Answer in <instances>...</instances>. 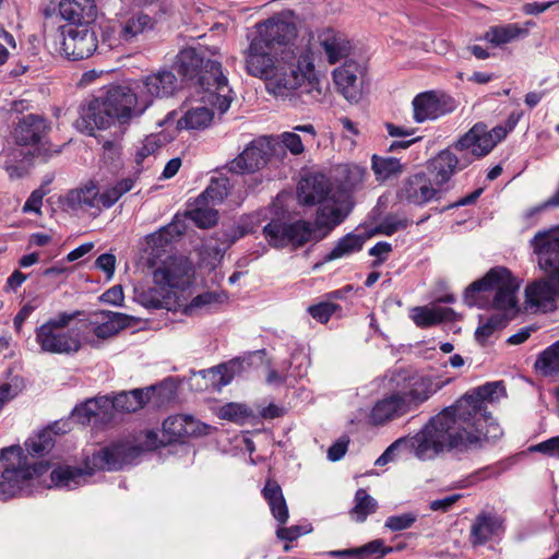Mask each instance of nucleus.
I'll list each match as a JSON object with an SVG mask.
<instances>
[{
  "label": "nucleus",
  "instance_id": "nucleus-26",
  "mask_svg": "<svg viewBox=\"0 0 559 559\" xmlns=\"http://www.w3.org/2000/svg\"><path fill=\"white\" fill-rule=\"evenodd\" d=\"M131 318L124 313L112 311H95L91 314V325L99 340L115 336L119 331L130 325Z\"/></svg>",
  "mask_w": 559,
  "mask_h": 559
},
{
  "label": "nucleus",
  "instance_id": "nucleus-31",
  "mask_svg": "<svg viewBox=\"0 0 559 559\" xmlns=\"http://www.w3.org/2000/svg\"><path fill=\"white\" fill-rule=\"evenodd\" d=\"M155 21L148 14L136 11L122 17L119 22L118 37L123 43H134L139 36L152 31Z\"/></svg>",
  "mask_w": 559,
  "mask_h": 559
},
{
  "label": "nucleus",
  "instance_id": "nucleus-25",
  "mask_svg": "<svg viewBox=\"0 0 559 559\" xmlns=\"http://www.w3.org/2000/svg\"><path fill=\"white\" fill-rule=\"evenodd\" d=\"M59 13L68 24L94 25L98 16L95 0H61Z\"/></svg>",
  "mask_w": 559,
  "mask_h": 559
},
{
  "label": "nucleus",
  "instance_id": "nucleus-61",
  "mask_svg": "<svg viewBox=\"0 0 559 559\" xmlns=\"http://www.w3.org/2000/svg\"><path fill=\"white\" fill-rule=\"evenodd\" d=\"M531 452H539L547 456L559 457V436L549 438L543 442L531 445Z\"/></svg>",
  "mask_w": 559,
  "mask_h": 559
},
{
  "label": "nucleus",
  "instance_id": "nucleus-59",
  "mask_svg": "<svg viewBox=\"0 0 559 559\" xmlns=\"http://www.w3.org/2000/svg\"><path fill=\"white\" fill-rule=\"evenodd\" d=\"M408 224L409 222L406 218H401L397 216H386L377 226V231L385 236H391L397 230L405 229L408 226Z\"/></svg>",
  "mask_w": 559,
  "mask_h": 559
},
{
  "label": "nucleus",
  "instance_id": "nucleus-5",
  "mask_svg": "<svg viewBox=\"0 0 559 559\" xmlns=\"http://www.w3.org/2000/svg\"><path fill=\"white\" fill-rule=\"evenodd\" d=\"M154 286H136L134 300L148 309H170L173 288H185L189 284V266L182 260L169 258L154 270Z\"/></svg>",
  "mask_w": 559,
  "mask_h": 559
},
{
  "label": "nucleus",
  "instance_id": "nucleus-45",
  "mask_svg": "<svg viewBox=\"0 0 559 559\" xmlns=\"http://www.w3.org/2000/svg\"><path fill=\"white\" fill-rule=\"evenodd\" d=\"M229 192V180L226 177H218L211 180L207 188L204 190L200 198L201 203H211L216 205L223 202Z\"/></svg>",
  "mask_w": 559,
  "mask_h": 559
},
{
  "label": "nucleus",
  "instance_id": "nucleus-21",
  "mask_svg": "<svg viewBox=\"0 0 559 559\" xmlns=\"http://www.w3.org/2000/svg\"><path fill=\"white\" fill-rule=\"evenodd\" d=\"M414 120L417 123L433 120L454 109V99L444 94L428 91L418 94L412 102Z\"/></svg>",
  "mask_w": 559,
  "mask_h": 559
},
{
  "label": "nucleus",
  "instance_id": "nucleus-41",
  "mask_svg": "<svg viewBox=\"0 0 559 559\" xmlns=\"http://www.w3.org/2000/svg\"><path fill=\"white\" fill-rule=\"evenodd\" d=\"M525 34L526 31L521 28L518 24H506L489 27L484 38L493 46H502Z\"/></svg>",
  "mask_w": 559,
  "mask_h": 559
},
{
  "label": "nucleus",
  "instance_id": "nucleus-23",
  "mask_svg": "<svg viewBox=\"0 0 559 559\" xmlns=\"http://www.w3.org/2000/svg\"><path fill=\"white\" fill-rule=\"evenodd\" d=\"M177 88V78L169 70H160L145 76L141 83L136 84L143 100H148V107L154 98H162L171 95Z\"/></svg>",
  "mask_w": 559,
  "mask_h": 559
},
{
  "label": "nucleus",
  "instance_id": "nucleus-62",
  "mask_svg": "<svg viewBox=\"0 0 559 559\" xmlns=\"http://www.w3.org/2000/svg\"><path fill=\"white\" fill-rule=\"evenodd\" d=\"M235 365L236 362H230L229 367L227 365H221L209 370V373L213 374V377L219 376V380L216 383L218 388L225 386L230 383V381L234 378V373L229 371V368L233 369Z\"/></svg>",
  "mask_w": 559,
  "mask_h": 559
},
{
  "label": "nucleus",
  "instance_id": "nucleus-47",
  "mask_svg": "<svg viewBox=\"0 0 559 559\" xmlns=\"http://www.w3.org/2000/svg\"><path fill=\"white\" fill-rule=\"evenodd\" d=\"M211 203H201L200 198L195 200V207L189 212L190 218L201 228L214 226L218 219V213Z\"/></svg>",
  "mask_w": 559,
  "mask_h": 559
},
{
  "label": "nucleus",
  "instance_id": "nucleus-17",
  "mask_svg": "<svg viewBox=\"0 0 559 559\" xmlns=\"http://www.w3.org/2000/svg\"><path fill=\"white\" fill-rule=\"evenodd\" d=\"M314 223L312 224L321 239L326 237L336 226H338L350 213L354 202L347 197L338 198L332 193L328 200L318 203Z\"/></svg>",
  "mask_w": 559,
  "mask_h": 559
},
{
  "label": "nucleus",
  "instance_id": "nucleus-52",
  "mask_svg": "<svg viewBox=\"0 0 559 559\" xmlns=\"http://www.w3.org/2000/svg\"><path fill=\"white\" fill-rule=\"evenodd\" d=\"M421 432V430L414 437H412L411 439H406V438H400L397 440H395L393 443H391L386 449L385 451L377 459L376 461V465L378 466H383L385 464H388L389 462H392L394 459H395V454L396 452L403 448V447H409L411 449L414 450L415 452V455L420 459L418 455H417V449L414 444L415 442V439L418 437V435Z\"/></svg>",
  "mask_w": 559,
  "mask_h": 559
},
{
  "label": "nucleus",
  "instance_id": "nucleus-2",
  "mask_svg": "<svg viewBox=\"0 0 559 559\" xmlns=\"http://www.w3.org/2000/svg\"><path fill=\"white\" fill-rule=\"evenodd\" d=\"M266 90L276 97L288 99L294 107L314 105L325 96L311 57L308 53L298 57L286 48L280 52V64L266 83Z\"/></svg>",
  "mask_w": 559,
  "mask_h": 559
},
{
  "label": "nucleus",
  "instance_id": "nucleus-43",
  "mask_svg": "<svg viewBox=\"0 0 559 559\" xmlns=\"http://www.w3.org/2000/svg\"><path fill=\"white\" fill-rule=\"evenodd\" d=\"M535 369L544 377H552L559 373V345L555 342L544 349L537 357Z\"/></svg>",
  "mask_w": 559,
  "mask_h": 559
},
{
  "label": "nucleus",
  "instance_id": "nucleus-51",
  "mask_svg": "<svg viewBox=\"0 0 559 559\" xmlns=\"http://www.w3.org/2000/svg\"><path fill=\"white\" fill-rule=\"evenodd\" d=\"M218 416L223 419L243 424L253 415L245 404L227 403L219 408Z\"/></svg>",
  "mask_w": 559,
  "mask_h": 559
},
{
  "label": "nucleus",
  "instance_id": "nucleus-40",
  "mask_svg": "<svg viewBox=\"0 0 559 559\" xmlns=\"http://www.w3.org/2000/svg\"><path fill=\"white\" fill-rule=\"evenodd\" d=\"M435 392L432 380L420 377L413 382L412 389L408 392L401 393V395L407 402L408 411H412L426 402Z\"/></svg>",
  "mask_w": 559,
  "mask_h": 559
},
{
  "label": "nucleus",
  "instance_id": "nucleus-8",
  "mask_svg": "<svg viewBox=\"0 0 559 559\" xmlns=\"http://www.w3.org/2000/svg\"><path fill=\"white\" fill-rule=\"evenodd\" d=\"M3 471L0 475V501H7L19 495L34 476L48 471L47 462L31 464L20 445L0 450Z\"/></svg>",
  "mask_w": 559,
  "mask_h": 559
},
{
  "label": "nucleus",
  "instance_id": "nucleus-50",
  "mask_svg": "<svg viewBox=\"0 0 559 559\" xmlns=\"http://www.w3.org/2000/svg\"><path fill=\"white\" fill-rule=\"evenodd\" d=\"M508 319L504 314L496 313L486 319V321L479 325L475 332V338L481 345H485L486 341L492 335L496 330L502 329Z\"/></svg>",
  "mask_w": 559,
  "mask_h": 559
},
{
  "label": "nucleus",
  "instance_id": "nucleus-33",
  "mask_svg": "<svg viewBox=\"0 0 559 559\" xmlns=\"http://www.w3.org/2000/svg\"><path fill=\"white\" fill-rule=\"evenodd\" d=\"M262 495L267 501L273 516L284 524L288 520V508L278 483L269 478L262 489Z\"/></svg>",
  "mask_w": 559,
  "mask_h": 559
},
{
  "label": "nucleus",
  "instance_id": "nucleus-10",
  "mask_svg": "<svg viewBox=\"0 0 559 559\" xmlns=\"http://www.w3.org/2000/svg\"><path fill=\"white\" fill-rule=\"evenodd\" d=\"M80 311L60 312L35 330V341L43 353L55 355H74L82 348L80 333L68 329Z\"/></svg>",
  "mask_w": 559,
  "mask_h": 559
},
{
  "label": "nucleus",
  "instance_id": "nucleus-11",
  "mask_svg": "<svg viewBox=\"0 0 559 559\" xmlns=\"http://www.w3.org/2000/svg\"><path fill=\"white\" fill-rule=\"evenodd\" d=\"M462 135L452 146L441 151L436 157L430 159L427 165L428 175L433 179L436 185L441 188L447 183L451 177L459 170L466 168L475 159L486 156L479 154L476 145L477 141L473 139L469 142H463Z\"/></svg>",
  "mask_w": 559,
  "mask_h": 559
},
{
  "label": "nucleus",
  "instance_id": "nucleus-57",
  "mask_svg": "<svg viewBox=\"0 0 559 559\" xmlns=\"http://www.w3.org/2000/svg\"><path fill=\"white\" fill-rule=\"evenodd\" d=\"M340 309V306L334 302H320L308 307V313L317 321L326 323L331 316Z\"/></svg>",
  "mask_w": 559,
  "mask_h": 559
},
{
  "label": "nucleus",
  "instance_id": "nucleus-18",
  "mask_svg": "<svg viewBox=\"0 0 559 559\" xmlns=\"http://www.w3.org/2000/svg\"><path fill=\"white\" fill-rule=\"evenodd\" d=\"M521 115L519 112H512L508 117L504 126H496L490 131L487 126L483 122L474 124L465 134L463 142H469L475 139L477 141V150L479 154H488L500 141H502L507 134L514 129L520 120Z\"/></svg>",
  "mask_w": 559,
  "mask_h": 559
},
{
  "label": "nucleus",
  "instance_id": "nucleus-46",
  "mask_svg": "<svg viewBox=\"0 0 559 559\" xmlns=\"http://www.w3.org/2000/svg\"><path fill=\"white\" fill-rule=\"evenodd\" d=\"M276 143V157L283 158L288 150L293 155H300L305 152V146L300 135L296 132H283L276 138H273Z\"/></svg>",
  "mask_w": 559,
  "mask_h": 559
},
{
  "label": "nucleus",
  "instance_id": "nucleus-22",
  "mask_svg": "<svg viewBox=\"0 0 559 559\" xmlns=\"http://www.w3.org/2000/svg\"><path fill=\"white\" fill-rule=\"evenodd\" d=\"M443 190L433 179L425 173L408 177L401 188L402 199L415 205H424L430 201L441 199Z\"/></svg>",
  "mask_w": 559,
  "mask_h": 559
},
{
  "label": "nucleus",
  "instance_id": "nucleus-16",
  "mask_svg": "<svg viewBox=\"0 0 559 559\" xmlns=\"http://www.w3.org/2000/svg\"><path fill=\"white\" fill-rule=\"evenodd\" d=\"M246 70L251 76L270 82L280 64V53L272 52L266 41L261 38H253L246 50Z\"/></svg>",
  "mask_w": 559,
  "mask_h": 559
},
{
  "label": "nucleus",
  "instance_id": "nucleus-27",
  "mask_svg": "<svg viewBox=\"0 0 559 559\" xmlns=\"http://www.w3.org/2000/svg\"><path fill=\"white\" fill-rule=\"evenodd\" d=\"M199 423L189 415L169 416L163 423L164 440L159 443H173L182 440L186 437L201 435Z\"/></svg>",
  "mask_w": 559,
  "mask_h": 559
},
{
  "label": "nucleus",
  "instance_id": "nucleus-58",
  "mask_svg": "<svg viewBox=\"0 0 559 559\" xmlns=\"http://www.w3.org/2000/svg\"><path fill=\"white\" fill-rule=\"evenodd\" d=\"M217 302V295L211 292H206L195 296L190 304L185 307L183 312L188 316H194L200 310L206 308L207 306Z\"/></svg>",
  "mask_w": 559,
  "mask_h": 559
},
{
  "label": "nucleus",
  "instance_id": "nucleus-49",
  "mask_svg": "<svg viewBox=\"0 0 559 559\" xmlns=\"http://www.w3.org/2000/svg\"><path fill=\"white\" fill-rule=\"evenodd\" d=\"M181 234L182 231L179 229L177 224H168L167 226L162 227L158 231L148 235L146 242L153 248H164Z\"/></svg>",
  "mask_w": 559,
  "mask_h": 559
},
{
  "label": "nucleus",
  "instance_id": "nucleus-12",
  "mask_svg": "<svg viewBox=\"0 0 559 559\" xmlns=\"http://www.w3.org/2000/svg\"><path fill=\"white\" fill-rule=\"evenodd\" d=\"M263 235L270 246L274 248H300L310 241H320L321 238L312 223L305 219L285 222L272 219L263 227Z\"/></svg>",
  "mask_w": 559,
  "mask_h": 559
},
{
  "label": "nucleus",
  "instance_id": "nucleus-30",
  "mask_svg": "<svg viewBox=\"0 0 559 559\" xmlns=\"http://www.w3.org/2000/svg\"><path fill=\"white\" fill-rule=\"evenodd\" d=\"M366 176V169L357 165H340L335 170L334 192L338 198L347 197L360 188Z\"/></svg>",
  "mask_w": 559,
  "mask_h": 559
},
{
  "label": "nucleus",
  "instance_id": "nucleus-44",
  "mask_svg": "<svg viewBox=\"0 0 559 559\" xmlns=\"http://www.w3.org/2000/svg\"><path fill=\"white\" fill-rule=\"evenodd\" d=\"M213 119L212 109L205 106L189 109L183 117L178 120L179 128L201 129L206 128Z\"/></svg>",
  "mask_w": 559,
  "mask_h": 559
},
{
  "label": "nucleus",
  "instance_id": "nucleus-42",
  "mask_svg": "<svg viewBox=\"0 0 559 559\" xmlns=\"http://www.w3.org/2000/svg\"><path fill=\"white\" fill-rule=\"evenodd\" d=\"M364 242L365 238L362 236L349 233L336 242L334 248L324 257V262H330L360 251Z\"/></svg>",
  "mask_w": 559,
  "mask_h": 559
},
{
  "label": "nucleus",
  "instance_id": "nucleus-54",
  "mask_svg": "<svg viewBox=\"0 0 559 559\" xmlns=\"http://www.w3.org/2000/svg\"><path fill=\"white\" fill-rule=\"evenodd\" d=\"M162 147L160 136L158 134L147 135L136 147L134 159L138 166L142 165L145 158L154 155Z\"/></svg>",
  "mask_w": 559,
  "mask_h": 559
},
{
  "label": "nucleus",
  "instance_id": "nucleus-20",
  "mask_svg": "<svg viewBox=\"0 0 559 559\" xmlns=\"http://www.w3.org/2000/svg\"><path fill=\"white\" fill-rule=\"evenodd\" d=\"M69 209L75 212L98 215L103 209H109L106 204L105 191L99 192L97 185L90 180L80 187L70 190L66 195Z\"/></svg>",
  "mask_w": 559,
  "mask_h": 559
},
{
  "label": "nucleus",
  "instance_id": "nucleus-48",
  "mask_svg": "<svg viewBox=\"0 0 559 559\" xmlns=\"http://www.w3.org/2000/svg\"><path fill=\"white\" fill-rule=\"evenodd\" d=\"M354 502L350 514L357 522H364L369 514L376 512L378 507L377 501L362 488L356 491Z\"/></svg>",
  "mask_w": 559,
  "mask_h": 559
},
{
  "label": "nucleus",
  "instance_id": "nucleus-4",
  "mask_svg": "<svg viewBox=\"0 0 559 559\" xmlns=\"http://www.w3.org/2000/svg\"><path fill=\"white\" fill-rule=\"evenodd\" d=\"M531 243L546 277L526 286L525 302L530 309L549 311L559 297V226L536 233Z\"/></svg>",
  "mask_w": 559,
  "mask_h": 559
},
{
  "label": "nucleus",
  "instance_id": "nucleus-9",
  "mask_svg": "<svg viewBox=\"0 0 559 559\" xmlns=\"http://www.w3.org/2000/svg\"><path fill=\"white\" fill-rule=\"evenodd\" d=\"M519 283L506 267H493L483 278L473 282L465 290L464 302L483 307L481 294L495 290L491 307L497 310H515Z\"/></svg>",
  "mask_w": 559,
  "mask_h": 559
},
{
  "label": "nucleus",
  "instance_id": "nucleus-36",
  "mask_svg": "<svg viewBox=\"0 0 559 559\" xmlns=\"http://www.w3.org/2000/svg\"><path fill=\"white\" fill-rule=\"evenodd\" d=\"M454 311L451 308L441 307H416L413 309V320L420 328L431 326L442 321H451Z\"/></svg>",
  "mask_w": 559,
  "mask_h": 559
},
{
  "label": "nucleus",
  "instance_id": "nucleus-63",
  "mask_svg": "<svg viewBox=\"0 0 559 559\" xmlns=\"http://www.w3.org/2000/svg\"><path fill=\"white\" fill-rule=\"evenodd\" d=\"M359 555L361 556H369V555H376L380 554L381 556H384L392 551L391 547L385 548L383 540L381 539H374L361 547H358Z\"/></svg>",
  "mask_w": 559,
  "mask_h": 559
},
{
  "label": "nucleus",
  "instance_id": "nucleus-34",
  "mask_svg": "<svg viewBox=\"0 0 559 559\" xmlns=\"http://www.w3.org/2000/svg\"><path fill=\"white\" fill-rule=\"evenodd\" d=\"M321 45L331 64L350 53L352 46L344 34L334 31H328L321 40Z\"/></svg>",
  "mask_w": 559,
  "mask_h": 559
},
{
  "label": "nucleus",
  "instance_id": "nucleus-35",
  "mask_svg": "<svg viewBox=\"0 0 559 559\" xmlns=\"http://www.w3.org/2000/svg\"><path fill=\"white\" fill-rule=\"evenodd\" d=\"M262 27L258 38L264 39L267 47H271L273 43H285L294 36L295 31L292 24L280 19H269L264 22Z\"/></svg>",
  "mask_w": 559,
  "mask_h": 559
},
{
  "label": "nucleus",
  "instance_id": "nucleus-53",
  "mask_svg": "<svg viewBox=\"0 0 559 559\" xmlns=\"http://www.w3.org/2000/svg\"><path fill=\"white\" fill-rule=\"evenodd\" d=\"M477 429L481 431V438L479 440V443L468 448L464 453L481 448L484 441L490 440V439H497L502 435V430L499 427L497 423L492 419L489 413H487V419L484 420H477Z\"/></svg>",
  "mask_w": 559,
  "mask_h": 559
},
{
  "label": "nucleus",
  "instance_id": "nucleus-3",
  "mask_svg": "<svg viewBox=\"0 0 559 559\" xmlns=\"http://www.w3.org/2000/svg\"><path fill=\"white\" fill-rule=\"evenodd\" d=\"M147 108L148 100H143L138 90L133 91L127 85H110L102 96L81 105L74 126L79 131L93 135L95 129H107L115 122L129 124Z\"/></svg>",
  "mask_w": 559,
  "mask_h": 559
},
{
  "label": "nucleus",
  "instance_id": "nucleus-1",
  "mask_svg": "<svg viewBox=\"0 0 559 559\" xmlns=\"http://www.w3.org/2000/svg\"><path fill=\"white\" fill-rule=\"evenodd\" d=\"M500 384L478 386L432 417L414 442L420 460H431L444 452L462 454L479 443L481 431L477 420L487 419L486 402L492 400Z\"/></svg>",
  "mask_w": 559,
  "mask_h": 559
},
{
  "label": "nucleus",
  "instance_id": "nucleus-14",
  "mask_svg": "<svg viewBox=\"0 0 559 559\" xmlns=\"http://www.w3.org/2000/svg\"><path fill=\"white\" fill-rule=\"evenodd\" d=\"M275 155L276 143L273 142V136H262L252 141L225 168L233 174L255 173Z\"/></svg>",
  "mask_w": 559,
  "mask_h": 559
},
{
  "label": "nucleus",
  "instance_id": "nucleus-19",
  "mask_svg": "<svg viewBox=\"0 0 559 559\" xmlns=\"http://www.w3.org/2000/svg\"><path fill=\"white\" fill-rule=\"evenodd\" d=\"M365 68L354 60L333 71V81L337 92L349 103H358L362 96Z\"/></svg>",
  "mask_w": 559,
  "mask_h": 559
},
{
  "label": "nucleus",
  "instance_id": "nucleus-13",
  "mask_svg": "<svg viewBox=\"0 0 559 559\" xmlns=\"http://www.w3.org/2000/svg\"><path fill=\"white\" fill-rule=\"evenodd\" d=\"M197 84L203 94L201 99L204 104L216 108L221 114L228 110L234 99L233 91L218 61L206 59L197 78Z\"/></svg>",
  "mask_w": 559,
  "mask_h": 559
},
{
  "label": "nucleus",
  "instance_id": "nucleus-15",
  "mask_svg": "<svg viewBox=\"0 0 559 559\" xmlns=\"http://www.w3.org/2000/svg\"><path fill=\"white\" fill-rule=\"evenodd\" d=\"M48 129L49 127L43 117L27 115L20 120L13 134L19 145L35 146L33 155L46 159L52 153H59L58 150L52 151L48 143L43 141Z\"/></svg>",
  "mask_w": 559,
  "mask_h": 559
},
{
  "label": "nucleus",
  "instance_id": "nucleus-39",
  "mask_svg": "<svg viewBox=\"0 0 559 559\" xmlns=\"http://www.w3.org/2000/svg\"><path fill=\"white\" fill-rule=\"evenodd\" d=\"M57 427L58 423H55L51 427H48L36 436L28 438L25 441L27 453L32 456H41L49 453L55 447V439L52 435L58 433L56 430Z\"/></svg>",
  "mask_w": 559,
  "mask_h": 559
},
{
  "label": "nucleus",
  "instance_id": "nucleus-55",
  "mask_svg": "<svg viewBox=\"0 0 559 559\" xmlns=\"http://www.w3.org/2000/svg\"><path fill=\"white\" fill-rule=\"evenodd\" d=\"M372 169L376 175L388 178L393 174L400 173L402 165L399 159L393 157H372Z\"/></svg>",
  "mask_w": 559,
  "mask_h": 559
},
{
  "label": "nucleus",
  "instance_id": "nucleus-29",
  "mask_svg": "<svg viewBox=\"0 0 559 559\" xmlns=\"http://www.w3.org/2000/svg\"><path fill=\"white\" fill-rule=\"evenodd\" d=\"M109 397L99 396L86 401L76 406L72 412V418L82 425L94 423L108 424L112 421V416L108 411Z\"/></svg>",
  "mask_w": 559,
  "mask_h": 559
},
{
  "label": "nucleus",
  "instance_id": "nucleus-32",
  "mask_svg": "<svg viewBox=\"0 0 559 559\" xmlns=\"http://www.w3.org/2000/svg\"><path fill=\"white\" fill-rule=\"evenodd\" d=\"M408 412L407 402L401 393H396L377 402L371 411L370 419L374 425H383Z\"/></svg>",
  "mask_w": 559,
  "mask_h": 559
},
{
  "label": "nucleus",
  "instance_id": "nucleus-37",
  "mask_svg": "<svg viewBox=\"0 0 559 559\" xmlns=\"http://www.w3.org/2000/svg\"><path fill=\"white\" fill-rule=\"evenodd\" d=\"M499 528V521L490 514H479L471 528L469 540L474 546L488 542Z\"/></svg>",
  "mask_w": 559,
  "mask_h": 559
},
{
  "label": "nucleus",
  "instance_id": "nucleus-6",
  "mask_svg": "<svg viewBox=\"0 0 559 559\" xmlns=\"http://www.w3.org/2000/svg\"><path fill=\"white\" fill-rule=\"evenodd\" d=\"M138 454V449L127 444H115L103 448L87 456L84 468L60 466L51 472V481L57 487L75 488L92 476L97 469L117 471L122 468Z\"/></svg>",
  "mask_w": 559,
  "mask_h": 559
},
{
  "label": "nucleus",
  "instance_id": "nucleus-60",
  "mask_svg": "<svg viewBox=\"0 0 559 559\" xmlns=\"http://www.w3.org/2000/svg\"><path fill=\"white\" fill-rule=\"evenodd\" d=\"M416 522V515L407 512L399 515L389 516L385 521V527L392 532H399L409 528Z\"/></svg>",
  "mask_w": 559,
  "mask_h": 559
},
{
  "label": "nucleus",
  "instance_id": "nucleus-38",
  "mask_svg": "<svg viewBox=\"0 0 559 559\" xmlns=\"http://www.w3.org/2000/svg\"><path fill=\"white\" fill-rule=\"evenodd\" d=\"M205 61L193 48L181 50L177 57L178 72L186 80H197Z\"/></svg>",
  "mask_w": 559,
  "mask_h": 559
},
{
  "label": "nucleus",
  "instance_id": "nucleus-28",
  "mask_svg": "<svg viewBox=\"0 0 559 559\" xmlns=\"http://www.w3.org/2000/svg\"><path fill=\"white\" fill-rule=\"evenodd\" d=\"M156 391V386H147L144 389H134L129 392L122 391L114 399H109L108 411L114 417V411L132 413L144 407L152 399Z\"/></svg>",
  "mask_w": 559,
  "mask_h": 559
},
{
  "label": "nucleus",
  "instance_id": "nucleus-56",
  "mask_svg": "<svg viewBox=\"0 0 559 559\" xmlns=\"http://www.w3.org/2000/svg\"><path fill=\"white\" fill-rule=\"evenodd\" d=\"M134 186L132 178H124L118 181L115 186L105 190L106 204L110 207L127 192H129Z\"/></svg>",
  "mask_w": 559,
  "mask_h": 559
},
{
  "label": "nucleus",
  "instance_id": "nucleus-7",
  "mask_svg": "<svg viewBox=\"0 0 559 559\" xmlns=\"http://www.w3.org/2000/svg\"><path fill=\"white\" fill-rule=\"evenodd\" d=\"M44 41L51 52L73 61L91 57L98 45L94 25H56L52 19L44 23Z\"/></svg>",
  "mask_w": 559,
  "mask_h": 559
},
{
  "label": "nucleus",
  "instance_id": "nucleus-64",
  "mask_svg": "<svg viewBox=\"0 0 559 559\" xmlns=\"http://www.w3.org/2000/svg\"><path fill=\"white\" fill-rule=\"evenodd\" d=\"M95 265L104 271L108 277H111L116 269V257L111 253H103L96 259Z\"/></svg>",
  "mask_w": 559,
  "mask_h": 559
},
{
  "label": "nucleus",
  "instance_id": "nucleus-24",
  "mask_svg": "<svg viewBox=\"0 0 559 559\" xmlns=\"http://www.w3.org/2000/svg\"><path fill=\"white\" fill-rule=\"evenodd\" d=\"M334 192L329 178L320 173L309 174L299 182L298 200L302 205H314L328 200Z\"/></svg>",
  "mask_w": 559,
  "mask_h": 559
}]
</instances>
